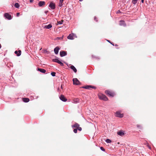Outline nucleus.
<instances>
[{"label": "nucleus", "mask_w": 156, "mask_h": 156, "mask_svg": "<svg viewBox=\"0 0 156 156\" xmlns=\"http://www.w3.org/2000/svg\"><path fill=\"white\" fill-rule=\"evenodd\" d=\"M74 102L75 103H77L79 101V99L78 98H76L74 100Z\"/></svg>", "instance_id": "22"}, {"label": "nucleus", "mask_w": 156, "mask_h": 156, "mask_svg": "<svg viewBox=\"0 0 156 156\" xmlns=\"http://www.w3.org/2000/svg\"><path fill=\"white\" fill-rule=\"evenodd\" d=\"M61 88L62 89V85H61Z\"/></svg>", "instance_id": "39"}, {"label": "nucleus", "mask_w": 156, "mask_h": 156, "mask_svg": "<svg viewBox=\"0 0 156 156\" xmlns=\"http://www.w3.org/2000/svg\"><path fill=\"white\" fill-rule=\"evenodd\" d=\"M14 6H15V7L17 8H18L20 7L19 4L17 3H16L15 4Z\"/></svg>", "instance_id": "23"}, {"label": "nucleus", "mask_w": 156, "mask_h": 156, "mask_svg": "<svg viewBox=\"0 0 156 156\" xmlns=\"http://www.w3.org/2000/svg\"><path fill=\"white\" fill-rule=\"evenodd\" d=\"M95 58H98V57H95Z\"/></svg>", "instance_id": "42"}, {"label": "nucleus", "mask_w": 156, "mask_h": 156, "mask_svg": "<svg viewBox=\"0 0 156 156\" xmlns=\"http://www.w3.org/2000/svg\"><path fill=\"white\" fill-rule=\"evenodd\" d=\"M1 48V44H0V49Z\"/></svg>", "instance_id": "40"}, {"label": "nucleus", "mask_w": 156, "mask_h": 156, "mask_svg": "<svg viewBox=\"0 0 156 156\" xmlns=\"http://www.w3.org/2000/svg\"><path fill=\"white\" fill-rule=\"evenodd\" d=\"M37 70L43 73H45L46 72L45 70L43 69L38 68Z\"/></svg>", "instance_id": "14"}, {"label": "nucleus", "mask_w": 156, "mask_h": 156, "mask_svg": "<svg viewBox=\"0 0 156 156\" xmlns=\"http://www.w3.org/2000/svg\"><path fill=\"white\" fill-rule=\"evenodd\" d=\"M70 68L72 69L74 73H76L77 72V69L73 65H71Z\"/></svg>", "instance_id": "15"}, {"label": "nucleus", "mask_w": 156, "mask_h": 156, "mask_svg": "<svg viewBox=\"0 0 156 156\" xmlns=\"http://www.w3.org/2000/svg\"><path fill=\"white\" fill-rule=\"evenodd\" d=\"M92 57H94V56H93V55H92Z\"/></svg>", "instance_id": "43"}, {"label": "nucleus", "mask_w": 156, "mask_h": 156, "mask_svg": "<svg viewBox=\"0 0 156 156\" xmlns=\"http://www.w3.org/2000/svg\"><path fill=\"white\" fill-rule=\"evenodd\" d=\"M115 114L116 116L119 118H122L123 116V114H121L119 112H116L115 113Z\"/></svg>", "instance_id": "8"}, {"label": "nucleus", "mask_w": 156, "mask_h": 156, "mask_svg": "<svg viewBox=\"0 0 156 156\" xmlns=\"http://www.w3.org/2000/svg\"><path fill=\"white\" fill-rule=\"evenodd\" d=\"M23 101L25 102H28L29 101V99L27 98H24L23 99Z\"/></svg>", "instance_id": "21"}, {"label": "nucleus", "mask_w": 156, "mask_h": 156, "mask_svg": "<svg viewBox=\"0 0 156 156\" xmlns=\"http://www.w3.org/2000/svg\"><path fill=\"white\" fill-rule=\"evenodd\" d=\"M63 20H62L60 21H58L57 23L58 24H62L63 23Z\"/></svg>", "instance_id": "24"}, {"label": "nucleus", "mask_w": 156, "mask_h": 156, "mask_svg": "<svg viewBox=\"0 0 156 156\" xmlns=\"http://www.w3.org/2000/svg\"><path fill=\"white\" fill-rule=\"evenodd\" d=\"M49 7L51 9H54L55 8V5L52 2H51L49 5Z\"/></svg>", "instance_id": "11"}, {"label": "nucleus", "mask_w": 156, "mask_h": 156, "mask_svg": "<svg viewBox=\"0 0 156 156\" xmlns=\"http://www.w3.org/2000/svg\"><path fill=\"white\" fill-rule=\"evenodd\" d=\"M20 13H19V12H17V14H16V15H17V16H19V15H20Z\"/></svg>", "instance_id": "33"}, {"label": "nucleus", "mask_w": 156, "mask_h": 156, "mask_svg": "<svg viewBox=\"0 0 156 156\" xmlns=\"http://www.w3.org/2000/svg\"><path fill=\"white\" fill-rule=\"evenodd\" d=\"M67 52L65 51H61L60 52V56L62 57L66 56L67 55Z\"/></svg>", "instance_id": "10"}, {"label": "nucleus", "mask_w": 156, "mask_h": 156, "mask_svg": "<svg viewBox=\"0 0 156 156\" xmlns=\"http://www.w3.org/2000/svg\"><path fill=\"white\" fill-rule=\"evenodd\" d=\"M59 98L61 101L64 102H65L67 100V99L65 98L64 96L63 95H61L59 97Z\"/></svg>", "instance_id": "9"}, {"label": "nucleus", "mask_w": 156, "mask_h": 156, "mask_svg": "<svg viewBox=\"0 0 156 156\" xmlns=\"http://www.w3.org/2000/svg\"><path fill=\"white\" fill-rule=\"evenodd\" d=\"M83 0H80V2H81V1H82Z\"/></svg>", "instance_id": "41"}, {"label": "nucleus", "mask_w": 156, "mask_h": 156, "mask_svg": "<svg viewBox=\"0 0 156 156\" xmlns=\"http://www.w3.org/2000/svg\"><path fill=\"white\" fill-rule=\"evenodd\" d=\"M148 147L149 148V149H151V147L150 146H148Z\"/></svg>", "instance_id": "38"}, {"label": "nucleus", "mask_w": 156, "mask_h": 156, "mask_svg": "<svg viewBox=\"0 0 156 156\" xmlns=\"http://www.w3.org/2000/svg\"><path fill=\"white\" fill-rule=\"evenodd\" d=\"M64 0H59V2L60 3L61 5L59 4V6H61L62 5V3L63 2Z\"/></svg>", "instance_id": "28"}, {"label": "nucleus", "mask_w": 156, "mask_h": 156, "mask_svg": "<svg viewBox=\"0 0 156 156\" xmlns=\"http://www.w3.org/2000/svg\"><path fill=\"white\" fill-rule=\"evenodd\" d=\"M105 93L108 96L111 97H113L115 94L114 93L109 90H106Z\"/></svg>", "instance_id": "3"}, {"label": "nucleus", "mask_w": 156, "mask_h": 156, "mask_svg": "<svg viewBox=\"0 0 156 156\" xmlns=\"http://www.w3.org/2000/svg\"><path fill=\"white\" fill-rule=\"evenodd\" d=\"M77 128L74 129H73V132L75 133H76L77 132Z\"/></svg>", "instance_id": "29"}, {"label": "nucleus", "mask_w": 156, "mask_h": 156, "mask_svg": "<svg viewBox=\"0 0 156 156\" xmlns=\"http://www.w3.org/2000/svg\"><path fill=\"white\" fill-rule=\"evenodd\" d=\"M15 53L16 54L17 56H20L21 54V51L20 50H19L18 53V51H15Z\"/></svg>", "instance_id": "17"}, {"label": "nucleus", "mask_w": 156, "mask_h": 156, "mask_svg": "<svg viewBox=\"0 0 156 156\" xmlns=\"http://www.w3.org/2000/svg\"><path fill=\"white\" fill-rule=\"evenodd\" d=\"M77 130H78L79 131H81L82 130V128L79 126L77 128Z\"/></svg>", "instance_id": "30"}, {"label": "nucleus", "mask_w": 156, "mask_h": 156, "mask_svg": "<svg viewBox=\"0 0 156 156\" xmlns=\"http://www.w3.org/2000/svg\"><path fill=\"white\" fill-rule=\"evenodd\" d=\"M97 19V18L96 17H94V20L95 21H96V22L97 21V20H96Z\"/></svg>", "instance_id": "34"}, {"label": "nucleus", "mask_w": 156, "mask_h": 156, "mask_svg": "<svg viewBox=\"0 0 156 156\" xmlns=\"http://www.w3.org/2000/svg\"><path fill=\"white\" fill-rule=\"evenodd\" d=\"M144 2V0H141V2L143 3Z\"/></svg>", "instance_id": "37"}, {"label": "nucleus", "mask_w": 156, "mask_h": 156, "mask_svg": "<svg viewBox=\"0 0 156 156\" xmlns=\"http://www.w3.org/2000/svg\"><path fill=\"white\" fill-rule=\"evenodd\" d=\"M80 125L77 123H76L73 125L72 126V127L73 129L74 128H77Z\"/></svg>", "instance_id": "13"}, {"label": "nucleus", "mask_w": 156, "mask_h": 156, "mask_svg": "<svg viewBox=\"0 0 156 156\" xmlns=\"http://www.w3.org/2000/svg\"><path fill=\"white\" fill-rule=\"evenodd\" d=\"M119 25L120 26H126V25L125 23V22L122 20H121L120 21Z\"/></svg>", "instance_id": "16"}, {"label": "nucleus", "mask_w": 156, "mask_h": 156, "mask_svg": "<svg viewBox=\"0 0 156 156\" xmlns=\"http://www.w3.org/2000/svg\"><path fill=\"white\" fill-rule=\"evenodd\" d=\"M105 142L108 143H109L111 142V140L109 139H107L105 140Z\"/></svg>", "instance_id": "25"}, {"label": "nucleus", "mask_w": 156, "mask_h": 156, "mask_svg": "<svg viewBox=\"0 0 156 156\" xmlns=\"http://www.w3.org/2000/svg\"><path fill=\"white\" fill-rule=\"evenodd\" d=\"M82 88L88 89H89L90 88L94 89H96V87L91 85H87L85 86H83L82 87Z\"/></svg>", "instance_id": "7"}, {"label": "nucleus", "mask_w": 156, "mask_h": 156, "mask_svg": "<svg viewBox=\"0 0 156 156\" xmlns=\"http://www.w3.org/2000/svg\"><path fill=\"white\" fill-rule=\"evenodd\" d=\"M4 16L6 19L8 20H11L12 19L11 15L7 13H5Z\"/></svg>", "instance_id": "6"}, {"label": "nucleus", "mask_w": 156, "mask_h": 156, "mask_svg": "<svg viewBox=\"0 0 156 156\" xmlns=\"http://www.w3.org/2000/svg\"><path fill=\"white\" fill-rule=\"evenodd\" d=\"M33 1H34V0H30V2L31 3V2H33Z\"/></svg>", "instance_id": "35"}, {"label": "nucleus", "mask_w": 156, "mask_h": 156, "mask_svg": "<svg viewBox=\"0 0 156 156\" xmlns=\"http://www.w3.org/2000/svg\"><path fill=\"white\" fill-rule=\"evenodd\" d=\"M137 127L140 128V129H141V126L140 125H137Z\"/></svg>", "instance_id": "32"}, {"label": "nucleus", "mask_w": 156, "mask_h": 156, "mask_svg": "<svg viewBox=\"0 0 156 156\" xmlns=\"http://www.w3.org/2000/svg\"><path fill=\"white\" fill-rule=\"evenodd\" d=\"M137 0H133L132 1V3L133 4L135 5L137 3Z\"/></svg>", "instance_id": "26"}, {"label": "nucleus", "mask_w": 156, "mask_h": 156, "mask_svg": "<svg viewBox=\"0 0 156 156\" xmlns=\"http://www.w3.org/2000/svg\"><path fill=\"white\" fill-rule=\"evenodd\" d=\"M52 61L54 62H57L58 64H60L61 65V66H64V64L60 61H59L58 58L53 59L52 60Z\"/></svg>", "instance_id": "4"}, {"label": "nucleus", "mask_w": 156, "mask_h": 156, "mask_svg": "<svg viewBox=\"0 0 156 156\" xmlns=\"http://www.w3.org/2000/svg\"><path fill=\"white\" fill-rule=\"evenodd\" d=\"M100 149H101V151H105V149H104L103 147H100Z\"/></svg>", "instance_id": "31"}, {"label": "nucleus", "mask_w": 156, "mask_h": 156, "mask_svg": "<svg viewBox=\"0 0 156 156\" xmlns=\"http://www.w3.org/2000/svg\"><path fill=\"white\" fill-rule=\"evenodd\" d=\"M76 37V35L75 34L72 33L71 34H70L67 37V38L69 39L73 40L74 39V37Z\"/></svg>", "instance_id": "2"}, {"label": "nucleus", "mask_w": 156, "mask_h": 156, "mask_svg": "<svg viewBox=\"0 0 156 156\" xmlns=\"http://www.w3.org/2000/svg\"><path fill=\"white\" fill-rule=\"evenodd\" d=\"M56 73L55 72H52L51 73V75L52 76H55Z\"/></svg>", "instance_id": "27"}, {"label": "nucleus", "mask_w": 156, "mask_h": 156, "mask_svg": "<svg viewBox=\"0 0 156 156\" xmlns=\"http://www.w3.org/2000/svg\"><path fill=\"white\" fill-rule=\"evenodd\" d=\"M99 98L100 99L103 100L105 101H107L108 99L106 96L103 94H99L98 95Z\"/></svg>", "instance_id": "1"}, {"label": "nucleus", "mask_w": 156, "mask_h": 156, "mask_svg": "<svg viewBox=\"0 0 156 156\" xmlns=\"http://www.w3.org/2000/svg\"><path fill=\"white\" fill-rule=\"evenodd\" d=\"M45 2L44 1H40L38 3V5L39 6H42L43 5H44Z\"/></svg>", "instance_id": "20"}, {"label": "nucleus", "mask_w": 156, "mask_h": 156, "mask_svg": "<svg viewBox=\"0 0 156 156\" xmlns=\"http://www.w3.org/2000/svg\"><path fill=\"white\" fill-rule=\"evenodd\" d=\"M52 26L51 24H49L47 25H45L44 27V28L47 29H49L51 28Z\"/></svg>", "instance_id": "19"}, {"label": "nucleus", "mask_w": 156, "mask_h": 156, "mask_svg": "<svg viewBox=\"0 0 156 156\" xmlns=\"http://www.w3.org/2000/svg\"><path fill=\"white\" fill-rule=\"evenodd\" d=\"M73 83L74 84L78 85L80 84V82L79 80L76 78L73 79Z\"/></svg>", "instance_id": "5"}, {"label": "nucleus", "mask_w": 156, "mask_h": 156, "mask_svg": "<svg viewBox=\"0 0 156 156\" xmlns=\"http://www.w3.org/2000/svg\"><path fill=\"white\" fill-rule=\"evenodd\" d=\"M117 134L121 136H122L124 134V133L122 131H119L117 132Z\"/></svg>", "instance_id": "18"}, {"label": "nucleus", "mask_w": 156, "mask_h": 156, "mask_svg": "<svg viewBox=\"0 0 156 156\" xmlns=\"http://www.w3.org/2000/svg\"><path fill=\"white\" fill-rule=\"evenodd\" d=\"M107 41L108 42H110V43L111 44H112V45H114L112 43H111V42H110V41H109V40H107Z\"/></svg>", "instance_id": "36"}, {"label": "nucleus", "mask_w": 156, "mask_h": 156, "mask_svg": "<svg viewBox=\"0 0 156 156\" xmlns=\"http://www.w3.org/2000/svg\"><path fill=\"white\" fill-rule=\"evenodd\" d=\"M59 49L60 48L58 47H56L54 49V51L55 54L56 55L58 54Z\"/></svg>", "instance_id": "12"}]
</instances>
